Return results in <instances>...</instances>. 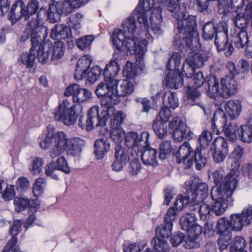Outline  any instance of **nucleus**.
I'll return each mask as SVG.
<instances>
[{
  "instance_id": "nucleus-60",
  "label": "nucleus",
  "mask_w": 252,
  "mask_h": 252,
  "mask_svg": "<svg viewBox=\"0 0 252 252\" xmlns=\"http://www.w3.org/2000/svg\"><path fill=\"white\" fill-rule=\"evenodd\" d=\"M1 197L6 201L12 200L15 197V191L14 186L10 185H7L3 192L1 193Z\"/></svg>"
},
{
  "instance_id": "nucleus-9",
  "label": "nucleus",
  "mask_w": 252,
  "mask_h": 252,
  "mask_svg": "<svg viewBox=\"0 0 252 252\" xmlns=\"http://www.w3.org/2000/svg\"><path fill=\"white\" fill-rule=\"evenodd\" d=\"M58 139L57 149L53 150L50 154L52 158L60 156L65 151L68 155L73 157L78 156L85 146L84 140L79 138L69 139L63 131H60Z\"/></svg>"
},
{
  "instance_id": "nucleus-43",
  "label": "nucleus",
  "mask_w": 252,
  "mask_h": 252,
  "mask_svg": "<svg viewBox=\"0 0 252 252\" xmlns=\"http://www.w3.org/2000/svg\"><path fill=\"white\" fill-rule=\"evenodd\" d=\"M233 39L231 40V43L233 42L235 46L238 48H243L247 45L249 40L248 34L246 30L240 31L234 36L232 35ZM229 43H230L228 41Z\"/></svg>"
},
{
  "instance_id": "nucleus-23",
  "label": "nucleus",
  "mask_w": 252,
  "mask_h": 252,
  "mask_svg": "<svg viewBox=\"0 0 252 252\" xmlns=\"http://www.w3.org/2000/svg\"><path fill=\"white\" fill-rule=\"evenodd\" d=\"M130 152L124 148L120 144H116L115 148V160L112 165L113 171H121L124 165H126L130 159Z\"/></svg>"
},
{
  "instance_id": "nucleus-47",
  "label": "nucleus",
  "mask_w": 252,
  "mask_h": 252,
  "mask_svg": "<svg viewBox=\"0 0 252 252\" xmlns=\"http://www.w3.org/2000/svg\"><path fill=\"white\" fill-rule=\"evenodd\" d=\"M139 64H126L124 67L123 74L127 78H134L137 73V66ZM139 68L142 70L144 64H139Z\"/></svg>"
},
{
  "instance_id": "nucleus-52",
  "label": "nucleus",
  "mask_w": 252,
  "mask_h": 252,
  "mask_svg": "<svg viewBox=\"0 0 252 252\" xmlns=\"http://www.w3.org/2000/svg\"><path fill=\"white\" fill-rule=\"evenodd\" d=\"M224 130L226 137L229 140L234 141L238 138L239 129L236 125L229 124Z\"/></svg>"
},
{
  "instance_id": "nucleus-30",
  "label": "nucleus",
  "mask_w": 252,
  "mask_h": 252,
  "mask_svg": "<svg viewBox=\"0 0 252 252\" xmlns=\"http://www.w3.org/2000/svg\"><path fill=\"white\" fill-rule=\"evenodd\" d=\"M201 93L197 88L189 85L186 89V101L191 105H197L205 110V107L201 100Z\"/></svg>"
},
{
  "instance_id": "nucleus-41",
  "label": "nucleus",
  "mask_w": 252,
  "mask_h": 252,
  "mask_svg": "<svg viewBox=\"0 0 252 252\" xmlns=\"http://www.w3.org/2000/svg\"><path fill=\"white\" fill-rule=\"evenodd\" d=\"M164 123L158 119V117H157L153 121V129L156 135L160 139L165 138L167 135V126H164Z\"/></svg>"
},
{
  "instance_id": "nucleus-10",
  "label": "nucleus",
  "mask_w": 252,
  "mask_h": 252,
  "mask_svg": "<svg viewBox=\"0 0 252 252\" xmlns=\"http://www.w3.org/2000/svg\"><path fill=\"white\" fill-rule=\"evenodd\" d=\"M237 172V170L232 169L226 176H224L222 170H217L213 172L212 176L216 186L212 189L224 193H226V191L228 190L233 193L238 184Z\"/></svg>"
},
{
  "instance_id": "nucleus-48",
  "label": "nucleus",
  "mask_w": 252,
  "mask_h": 252,
  "mask_svg": "<svg viewBox=\"0 0 252 252\" xmlns=\"http://www.w3.org/2000/svg\"><path fill=\"white\" fill-rule=\"evenodd\" d=\"M39 8V2L37 0H30L26 7H25L24 13L25 15V20H28L31 16L36 13Z\"/></svg>"
},
{
  "instance_id": "nucleus-24",
  "label": "nucleus",
  "mask_w": 252,
  "mask_h": 252,
  "mask_svg": "<svg viewBox=\"0 0 252 252\" xmlns=\"http://www.w3.org/2000/svg\"><path fill=\"white\" fill-rule=\"evenodd\" d=\"M22 221L20 220L13 221L10 226V233L11 238L8 240L2 252H21L17 246L18 239L17 235L21 231Z\"/></svg>"
},
{
  "instance_id": "nucleus-49",
  "label": "nucleus",
  "mask_w": 252,
  "mask_h": 252,
  "mask_svg": "<svg viewBox=\"0 0 252 252\" xmlns=\"http://www.w3.org/2000/svg\"><path fill=\"white\" fill-rule=\"evenodd\" d=\"M188 234V237L185 241L186 249H191L199 248L200 244L199 237L201 234H197L195 233Z\"/></svg>"
},
{
  "instance_id": "nucleus-33",
  "label": "nucleus",
  "mask_w": 252,
  "mask_h": 252,
  "mask_svg": "<svg viewBox=\"0 0 252 252\" xmlns=\"http://www.w3.org/2000/svg\"><path fill=\"white\" fill-rule=\"evenodd\" d=\"M60 134V131L57 133H55L53 129L49 130L48 127V133L46 134L45 137L42 139L39 136L38 139V142L39 143L40 147L42 149H46L49 148L52 143L54 144V148H53L50 153L54 150L57 149L58 142V137Z\"/></svg>"
},
{
  "instance_id": "nucleus-53",
  "label": "nucleus",
  "mask_w": 252,
  "mask_h": 252,
  "mask_svg": "<svg viewBox=\"0 0 252 252\" xmlns=\"http://www.w3.org/2000/svg\"><path fill=\"white\" fill-rule=\"evenodd\" d=\"M198 64H181L180 67L181 68V72L184 77V74L189 80L196 73V66Z\"/></svg>"
},
{
  "instance_id": "nucleus-14",
  "label": "nucleus",
  "mask_w": 252,
  "mask_h": 252,
  "mask_svg": "<svg viewBox=\"0 0 252 252\" xmlns=\"http://www.w3.org/2000/svg\"><path fill=\"white\" fill-rule=\"evenodd\" d=\"M226 191V193L218 192L215 189L211 191V196L213 201L210 207L212 212L217 216L222 215L229 206L233 205V193H231V191L228 190Z\"/></svg>"
},
{
  "instance_id": "nucleus-40",
  "label": "nucleus",
  "mask_w": 252,
  "mask_h": 252,
  "mask_svg": "<svg viewBox=\"0 0 252 252\" xmlns=\"http://www.w3.org/2000/svg\"><path fill=\"white\" fill-rule=\"evenodd\" d=\"M159 158L161 160L167 158L171 153L176 158V154L178 151L175 152V150L172 147L171 142L170 140L162 141L159 145Z\"/></svg>"
},
{
  "instance_id": "nucleus-29",
  "label": "nucleus",
  "mask_w": 252,
  "mask_h": 252,
  "mask_svg": "<svg viewBox=\"0 0 252 252\" xmlns=\"http://www.w3.org/2000/svg\"><path fill=\"white\" fill-rule=\"evenodd\" d=\"M25 3L23 0H17L10 8L8 17L12 25L15 24L22 17L25 19Z\"/></svg>"
},
{
  "instance_id": "nucleus-2",
  "label": "nucleus",
  "mask_w": 252,
  "mask_h": 252,
  "mask_svg": "<svg viewBox=\"0 0 252 252\" xmlns=\"http://www.w3.org/2000/svg\"><path fill=\"white\" fill-rule=\"evenodd\" d=\"M120 70L119 64H106L103 72L104 80L97 85L95 90L101 105L104 107L102 110V117L98 123L99 125L105 124L109 114L114 110V105L119 103L117 87Z\"/></svg>"
},
{
  "instance_id": "nucleus-22",
  "label": "nucleus",
  "mask_w": 252,
  "mask_h": 252,
  "mask_svg": "<svg viewBox=\"0 0 252 252\" xmlns=\"http://www.w3.org/2000/svg\"><path fill=\"white\" fill-rule=\"evenodd\" d=\"M211 150L213 152V158L216 162L223 161L228 153L226 140L220 136L216 138L211 145Z\"/></svg>"
},
{
  "instance_id": "nucleus-15",
  "label": "nucleus",
  "mask_w": 252,
  "mask_h": 252,
  "mask_svg": "<svg viewBox=\"0 0 252 252\" xmlns=\"http://www.w3.org/2000/svg\"><path fill=\"white\" fill-rule=\"evenodd\" d=\"M169 128L171 130L172 137L175 141L180 142L184 138L190 140L193 138V133L178 117H175L173 118L169 123Z\"/></svg>"
},
{
  "instance_id": "nucleus-1",
  "label": "nucleus",
  "mask_w": 252,
  "mask_h": 252,
  "mask_svg": "<svg viewBox=\"0 0 252 252\" xmlns=\"http://www.w3.org/2000/svg\"><path fill=\"white\" fill-rule=\"evenodd\" d=\"M122 27L123 30L117 29L113 32L111 40L113 45L118 49L124 47L127 52L135 55V63H142L148 42L146 39L140 40L142 31L137 27L135 18L130 16L124 20Z\"/></svg>"
},
{
  "instance_id": "nucleus-3",
  "label": "nucleus",
  "mask_w": 252,
  "mask_h": 252,
  "mask_svg": "<svg viewBox=\"0 0 252 252\" xmlns=\"http://www.w3.org/2000/svg\"><path fill=\"white\" fill-rule=\"evenodd\" d=\"M54 115L56 121L62 122L66 126L74 124L78 118L79 126L87 131H90L94 128L95 121H98L99 118L98 106L90 107L85 116L80 105L70 106L69 101L64 99L55 110Z\"/></svg>"
},
{
  "instance_id": "nucleus-31",
  "label": "nucleus",
  "mask_w": 252,
  "mask_h": 252,
  "mask_svg": "<svg viewBox=\"0 0 252 252\" xmlns=\"http://www.w3.org/2000/svg\"><path fill=\"white\" fill-rule=\"evenodd\" d=\"M200 219L205 222L204 225V233L206 234L207 231L209 232L213 229V222L211 220V216L212 215V209L209 204L203 203L199 206L198 210Z\"/></svg>"
},
{
  "instance_id": "nucleus-37",
  "label": "nucleus",
  "mask_w": 252,
  "mask_h": 252,
  "mask_svg": "<svg viewBox=\"0 0 252 252\" xmlns=\"http://www.w3.org/2000/svg\"><path fill=\"white\" fill-rule=\"evenodd\" d=\"M118 86L117 87L119 103L121 101L120 97L130 95L134 91V85L132 83L128 80L118 79Z\"/></svg>"
},
{
  "instance_id": "nucleus-20",
  "label": "nucleus",
  "mask_w": 252,
  "mask_h": 252,
  "mask_svg": "<svg viewBox=\"0 0 252 252\" xmlns=\"http://www.w3.org/2000/svg\"><path fill=\"white\" fill-rule=\"evenodd\" d=\"M175 212L172 208H169L164 216V224L158 225L156 230V237L168 238L171 235L173 222L176 220Z\"/></svg>"
},
{
  "instance_id": "nucleus-7",
  "label": "nucleus",
  "mask_w": 252,
  "mask_h": 252,
  "mask_svg": "<svg viewBox=\"0 0 252 252\" xmlns=\"http://www.w3.org/2000/svg\"><path fill=\"white\" fill-rule=\"evenodd\" d=\"M228 25L224 21L215 26L212 21L206 23L203 28L202 36L206 40H211L216 34L215 44L219 52L224 51L226 57L230 56L234 51L231 43L228 42Z\"/></svg>"
},
{
  "instance_id": "nucleus-50",
  "label": "nucleus",
  "mask_w": 252,
  "mask_h": 252,
  "mask_svg": "<svg viewBox=\"0 0 252 252\" xmlns=\"http://www.w3.org/2000/svg\"><path fill=\"white\" fill-rule=\"evenodd\" d=\"M102 69L98 65L89 69L87 73V80L90 83H94L100 76Z\"/></svg>"
},
{
  "instance_id": "nucleus-42",
  "label": "nucleus",
  "mask_w": 252,
  "mask_h": 252,
  "mask_svg": "<svg viewBox=\"0 0 252 252\" xmlns=\"http://www.w3.org/2000/svg\"><path fill=\"white\" fill-rule=\"evenodd\" d=\"M229 221L231 226V229L234 231H241L245 225H250L247 223L245 219L243 217L240 213L231 215Z\"/></svg>"
},
{
  "instance_id": "nucleus-21",
  "label": "nucleus",
  "mask_w": 252,
  "mask_h": 252,
  "mask_svg": "<svg viewBox=\"0 0 252 252\" xmlns=\"http://www.w3.org/2000/svg\"><path fill=\"white\" fill-rule=\"evenodd\" d=\"M197 218L193 213H186L180 219V225L183 230L187 233H195L201 234L203 230L202 227L196 222Z\"/></svg>"
},
{
  "instance_id": "nucleus-18",
  "label": "nucleus",
  "mask_w": 252,
  "mask_h": 252,
  "mask_svg": "<svg viewBox=\"0 0 252 252\" xmlns=\"http://www.w3.org/2000/svg\"><path fill=\"white\" fill-rule=\"evenodd\" d=\"M150 134L147 131L143 132L140 135L137 132L130 131L126 133L125 136V143L128 148L133 150L137 148L140 152L142 147L149 145Z\"/></svg>"
},
{
  "instance_id": "nucleus-56",
  "label": "nucleus",
  "mask_w": 252,
  "mask_h": 252,
  "mask_svg": "<svg viewBox=\"0 0 252 252\" xmlns=\"http://www.w3.org/2000/svg\"><path fill=\"white\" fill-rule=\"evenodd\" d=\"M29 199L28 198L16 197L14 201L15 210L18 212L25 210L29 207Z\"/></svg>"
},
{
  "instance_id": "nucleus-45",
  "label": "nucleus",
  "mask_w": 252,
  "mask_h": 252,
  "mask_svg": "<svg viewBox=\"0 0 252 252\" xmlns=\"http://www.w3.org/2000/svg\"><path fill=\"white\" fill-rule=\"evenodd\" d=\"M246 241L244 238L240 236L236 237L230 243L229 250L230 252H247L245 250Z\"/></svg>"
},
{
  "instance_id": "nucleus-58",
  "label": "nucleus",
  "mask_w": 252,
  "mask_h": 252,
  "mask_svg": "<svg viewBox=\"0 0 252 252\" xmlns=\"http://www.w3.org/2000/svg\"><path fill=\"white\" fill-rule=\"evenodd\" d=\"M44 160L42 158L36 157L32 161L31 168H30L31 172L33 175L39 174L42 169Z\"/></svg>"
},
{
  "instance_id": "nucleus-27",
  "label": "nucleus",
  "mask_w": 252,
  "mask_h": 252,
  "mask_svg": "<svg viewBox=\"0 0 252 252\" xmlns=\"http://www.w3.org/2000/svg\"><path fill=\"white\" fill-rule=\"evenodd\" d=\"M211 123L213 133L219 134L220 130H223L227 123V117L225 112L221 109L216 110Z\"/></svg>"
},
{
  "instance_id": "nucleus-32",
  "label": "nucleus",
  "mask_w": 252,
  "mask_h": 252,
  "mask_svg": "<svg viewBox=\"0 0 252 252\" xmlns=\"http://www.w3.org/2000/svg\"><path fill=\"white\" fill-rule=\"evenodd\" d=\"M161 12V7L160 6H157L153 9L150 17L152 30L157 34H160L162 33L160 27L162 21Z\"/></svg>"
},
{
  "instance_id": "nucleus-17",
  "label": "nucleus",
  "mask_w": 252,
  "mask_h": 252,
  "mask_svg": "<svg viewBox=\"0 0 252 252\" xmlns=\"http://www.w3.org/2000/svg\"><path fill=\"white\" fill-rule=\"evenodd\" d=\"M72 5L71 3L68 1L57 2L51 0L47 13L50 22L54 23L57 21L61 15H66L71 12Z\"/></svg>"
},
{
  "instance_id": "nucleus-16",
  "label": "nucleus",
  "mask_w": 252,
  "mask_h": 252,
  "mask_svg": "<svg viewBox=\"0 0 252 252\" xmlns=\"http://www.w3.org/2000/svg\"><path fill=\"white\" fill-rule=\"evenodd\" d=\"M232 230L230 221L226 218L222 217L218 220L216 231L220 235L218 242L220 250L225 249L231 240Z\"/></svg>"
},
{
  "instance_id": "nucleus-12",
  "label": "nucleus",
  "mask_w": 252,
  "mask_h": 252,
  "mask_svg": "<svg viewBox=\"0 0 252 252\" xmlns=\"http://www.w3.org/2000/svg\"><path fill=\"white\" fill-rule=\"evenodd\" d=\"M186 193L194 205L202 203L208 196V186L204 182H200L196 179H190L185 182Z\"/></svg>"
},
{
  "instance_id": "nucleus-61",
  "label": "nucleus",
  "mask_w": 252,
  "mask_h": 252,
  "mask_svg": "<svg viewBox=\"0 0 252 252\" xmlns=\"http://www.w3.org/2000/svg\"><path fill=\"white\" fill-rule=\"evenodd\" d=\"M244 148L242 146L238 145L232 152L231 156L233 158V161L235 163L236 166L238 167L240 165V161L244 154Z\"/></svg>"
},
{
  "instance_id": "nucleus-26",
  "label": "nucleus",
  "mask_w": 252,
  "mask_h": 252,
  "mask_svg": "<svg viewBox=\"0 0 252 252\" xmlns=\"http://www.w3.org/2000/svg\"><path fill=\"white\" fill-rule=\"evenodd\" d=\"M234 23L240 31H246L249 23H252V2L246 6L244 13L236 15Z\"/></svg>"
},
{
  "instance_id": "nucleus-46",
  "label": "nucleus",
  "mask_w": 252,
  "mask_h": 252,
  "mask_svg": "<svg viewBox=\"0 0 252 252\" xmlns=\"http://www.w3.org/2000/svg\"><path fill=\"white\" fill-rule=\"evenodd\" d=\"M238 138L245 143L252 141V125H245L241 126L240 132L238 133Z\"/></svg>"
},
{
  "instance_id": "nucleus-13",
  "label": "nucleus",
  "mask_w": 252,
  "mask_h": 252,
  "mask_svg": "<svg viewBox=\"0 0 252 252\" xmlns=\"http://www.w3.org/2000/svg\"><path fill=\"white\" fill-rule=\"evenodd\" d=\"M174 44L179 48L184 47V44L189 47L191 51L188 53V57L185 60L186 63H204L207 62H211L213 59L212 54L207 51H203L201 53H196L195 52L199 50L201 48V45L199 42L198 36V42L200 45L198 49H192L189 47L186 42L185 38H183V35L176 34L174 37Z\"/></svg>"
},
{
  "instance_id": "nucleus-51",
  "label": "nucleus",
  "mask_w": 252,
  "mask_h": 252,
  "mask_svg": "<svg viewBox=\"0 0 252 252\" xmlns=\"http://www.w3.org/2000/svg\"><path fill=\"white\" fill-rule=\"evenodd\" d=\"M64 47L62 41H57L54 43L53 46V54L51 60L53 62L61 59L64 55Z\"/></svg>"
},
{
  "instance_id": "nucleus-25",
  "label": "nucleus",
  "mask_w": 252,
  "mask_h": 252,
  "mask_svg": "<svg viewBox=\"0 0 252 252\" xmlns=\"http://www.w3.org/2000/svg\"><path fill=\"white\" fill-rule=\"evenodd\" d=\"M116 111L115 109L114 108V110L112 113H111L109 114V115L107 117V119L105 121V124L102 125H98V123L99 122V120L101 119L102 117V111H101L100 114H99V107H98V115H99V118H98V121H95L94 125L96 127L98 126H105L106 124V123L108 120V119L110 118V126L111 129H114V128H122V126H121L122 124L123 123L124 120L125 119V116L123 113L122 111Z\"/></svg>"
},
{
  "instance_id": "nucleus-64",
  "label": "nucleus",
  "mask_w": 252,
  "mask_h": 252,
  "mask_svg": "<svg viewBox=\"0 0 252 252\" xmlns=\"http://www.w3.org/2000/svg\"><path fill=\"white\" fill-rule=\"evenodd\" d=\"M170 242L174 247H177L181 244L185 240V234L181 232L174 233L173 235H171Z\"/></svg>"
},
{
  "instance_id": "nucleus-55",
  "label": "nucleus",
  "mask_w": 252,
  "mask_h": 252,
  "mask_svg": "<svg viewBox=\"0 0 252 252\" xmlns=\"http://www.w3.org/2000/svg\"><path fill=\"white\" fill-rule=\"evenodd\" d=\"M94 40L93 35H87L83 36L76 41V45L79 49L83 51L89 47Z\"/></svg>"
},
{
  "instance_id": "nucleus-19",
  "label": "nucleus",
  "mask_w": 252,
  "mask_h": 252,
  "mask_svg": "<svg viewBox=\"0 0 252 252\" xmlns=\"http://www.w3.org/2000/svg\"><path fill=\"white\" fill-rule=\"evenodd\" d=\"M172 64H167L166 67L169 70L165 80V85L170 88L179 89L184 84V79L182 74L180 66L181 64H174V69H171Z\"/></svg>"
},
{
  "instance_id": "nucleus-35",
  "label": "nucleus",
  "mask_w": 252,
  "mask_h": 252,
  "mask_svg": "<svg viewBox=\"0 0 252 252\" xmlns=\"http://www.w3.org/2000/svg\"><path fill=\"white\" fill-rule=\"evenodd\" d=\"M72 36L70 29L63 24H56L51 30L50 36L55 40L65 39Z\"/></svg>"
},
{
  "instance_id": "nucleus-62",
  "label": "nucleus",
  "mask_w": 252,
  "mask_h": 252,
  "mask_svg": "<svg viewBox=\"0 0 252 252\" xmlns=\"http://www.w3.org/2000/svg\"><path fill=\"white\" fill-rule=\"evenodd\" d=\"M45 183V179L39 178L37 179L33 184L32 192L34 196L37 197L43 192V185Z\"/></svg>"
},
{
  "instance_id": "nucleus-11",
  "label": "nucleus",
  "mask_w": 252,
  "mask_h": 252,
  "mask_svg": "<svg viewBox=\"0 0 252 252\" xmlns=\"http://www.w3.org/2000/svg\"><path fill=\"white\" fill-rule=\"evenodd\" d=\"M188 82L189 85H191V87L197 89L202 87L210 98L214 97L217 94L219 80L215 76H207L205 78L202 72L198 71Z\"/></svg>"
},
{
  "instance_id": "nucleus-36",
  "label": "nucleus",
  "mask_w": 252,
  "mask_h": 252,
  "mask_svg": "<svg viewBox=\"0 0 252 252\" xmlns=\"http://www.w3.org/2000/svg\"><path fill=\"white\" fill-rule=\"evenodd\" d=\"M225 109L231 119H235L240 115L242 111L241 102L235 99L229 100L225 104Z\"/></svg>"
},
{
  "instance_id": "nucleus-57",
  "label": "nucleus",
  "mask_w": 252,
  "mask_h": 252,
  "mask_svg": "<svg viewBox=\"0 0 252 252\" xmlns=\"http://www.w3.org/2000/svg\"><path fill=\"white\" fill-rule=\"evenodd\" d=\"M124 134V131L123 128H117L111 129L110 137L114 142L117 143V144H120L123 140Z\"/></svg>"
},
{
  "instance_id": "nucleus-59",
  "label": "nucleus",
  "mask_w": 252,
  "mask_h": 252,
  "mask_svg": "<svg viewBox=\"0 0 252 252\" xmlns=\"http://www.w3.org/2000/svg\"><path fill=\"white\" fill-rule=\"evenodd\" d=\"M58 170L57 163L55 161L50 162L45 167V174L47 177H50L55 180H58V176L55 171Z\"/></svg>"
},
{
  "instance_id": "nucleus-44",
  "label": "nucleus",
  "mask_w": 252,
  "mask_h": 252,
  "mask_svg": "<svg viewBox=\"0 0 252 252\" xmlns=\"http://www.w3.org/2000/svg\"><path fill=\"white\" fill-rule=\"evenodd\" d=\"M153 252H167L169 251V246L165 240L154 237L151 241Z\"/></svg>"
},
{
  "instance_id": "nucleus-28",
  "label": "nucleus",
  "mask_w": 252,
  "mask_h": 252,
  "mask_svg": "<svg viewBox=\"0 0 252 252\" xmlns=\"http://www.w3.org/2000/svg\"><path fill=\"white\" fill-rule=\"evenodd\" d=\"M140 151L141 152V160L144 164L153 167L158 166V151L156 149L150 148L149 143L148 146L142 147Z\"/></svg>"
},
{
  "instance_id": "nucleus-6",
  "label": "nucleus",
  "mask_w": 252,
  "mask_h": 252,
  "mask_svg": "<svg viewBox=\"0 0 252 252\" xmlns=\"http://www.w3.org/2000/svg\"><path fill=\"white\" fill-rule=\"evenodd\" d=\"M28 33L32 44L29 53H23L20 56L21 63H34L36 59L35 50L37 49V57L40 63H45L49 59L47 52L44 51V41L48 34V28L39 25L36 19L29 23Z\"/></svg>"
},
{
  "instance_id": "nucleus-5",
  "label": "nucleus",
  "mask_w": 252,
  "mask_h": 252,
  "mask_svg": "<svg viewBox=\"0 0 252 252\" xmlns=\"http://www.w3.org/2000/svg\"><path fill=\"white\" fill-rule=\"evenodd\" d=\"M212 139L211 132L203 130L198 138L199 147L194 151L190 146L189 142H185L179 147L176 154L177 163H183L186 169H189L194 162L196 169L201 170L207 162V158L203 152L209 145Z\"/></svg>"
},
{
  "instance_id": "nucleus-4",
  "label": "nucleus",
  "mask_w": 252,
  "mask_h": 252,
  "mask_svg": "<svg viewBox=\"0 0 252 252\" xmlns=\"http://www.w3.org/2000/svg\"><path fill=\"white\" fill-rule=\"evenodd\" d=\"M181 0H169L166 8L172 16L177 20L176 28L180 35H183L189 46L192 49H198V33L196 30L195 17L188 16L187 4Z\"/></svg>"
},
{
  "instance_id": "nucleus-39",
  "label": "nucleus",
  "mask_w": 252,
  "mask_h": 252,
  "mask_svg": "<svg viewBox=\"0 0 252 252\" xmlns=\"http://www.w3.org/2000/svg\"><path fill=\"white\" fill-rule=\"evenodd\" d=\"M162 103L163 106L172 109L178 107L179 99L177 94L170 91L166 92L162 96Z\"/></svg>"
},
{
  "instance_id": "nucleus-63",
  "label": "nucleus",
  "mask_w": 252,
  "mask_h": 252,
  "mask_svg": "<svg viewBox=\"0 0 252 252\" xmlns=\"http://www.w3.org/2000/svg\"><path fill=\"white\" fill-rule=\"evenodd\" d=\"M171 116L172 114L170 108L163 106L157 117H158V119L160 121L166 123L169 121Z\"/></svg>"
},
{
  "instance_id": "nucleus-34",
  "label": "nucleus",
  "mask_w": 252,
  "mask_h": 252,
  "mask_svg": "<svg viewBox=\"0 0 252 252\" xmlns=\"http://www.w3.org/2000/svg\"><path fill=\"white\" fill-rule=\"evenodd\" d=\"M94 154L97 159H102L110 150V143L107 138H103L95 140Z\"/></svg>"
},
{
  "instance_id": "nucleus-54",
  "label": "nucleus",
  "mask_w": 252,
  "mask_h": 252,
  "mask_svg": "<svg viewBox=\"0 0 252 252\" xmlns=\"http://www.w3.org/2000/svg\"><path fill=\"white\" fill-rule=\"evenodd\" d=\"M83 16L80 13L70 16L68 18V24L72 29L77 31L81 28V21Z\"/></svg>"
},
{
  "instance_id": "nucleus-8",
  "label": "nucleus",
  "mask_w": 252,
  "mask_h": 252,
  "mask_svg": "<svg viewBox=\"0 0 252 252\" xmlns=\"http://www.w3.org/2000/svg\"><path fill=\"white\" fill-rule=\"evenodd\" d=\"M226 67L229 70L230 75L222 77L220 80L221 89H220L219 82L217 94L212 99L217 98H227L235 94L238 91V83L234 77L240 73L245 74L249 67V64H227Z\"/></svg>"
},
{
  "instance_id": "nucleus-38",
  "label": "nucleus",
  "mask_w": 252,
  "mask_h": 252,
  "mask_svg": "<svg viewBox=\"0 0 252 252\" xmlns=\"http://www.w3.org/2000/svg\"><path fill=\"white\" fill-rule=\"evenodd\" d=\"M190 204L193 205V203H191V200L189 195L180 194L178 195L177 199L175 202L173 206L171 207L170 208H172L175 212V219H176L178 214L180 211L182 210L184 208L186 207L188 205Z\"/></svg>"
}]
</instances>
